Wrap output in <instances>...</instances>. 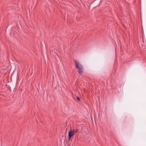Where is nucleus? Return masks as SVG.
Here are the masks:
<instances>
[{
    "label": "nucleus",
    "mask_w": 146,
    "mask_h": 146,
    "mask_svg": "<svg viewBox=\"0 0 146 146\" xmlns=\"http://www.w3.org/2000/svg\"><path fill=\"white\" fill-rule=\"evenodd\" d=\"M74 135L72 131V130L71 129L68 132V141H69L71 139H72Z\"/></svg>",
    "instance_id": "1"
},
{
    "label": "nucleus",
    "mask_w": 146,
    "mask_h": 146,
    "mask_svg": "<svg viewBox=\"0 0 146 146\" xmlns=\"http://www.w3.org/2000/svg\"><path fill=\"white\" fill-rule=\"evenodd\" d=\"M71 130H72L74 134L76 133L78 131V129H71Z\"/></svg>",
    "instance_id": "3"
},
{
    "label": "nucleus",
    "mask_w": 146,
    "mask_h": 146,
    "mask_svg": "<svg viewBox=\"0 0 146 146\" xmlns=\"http://www.w3.org/2000/svg\"><path fill=\"white\" fill-rule=\"evenodd\" d=\"M75 62L76 67L77 69H79V68H83L82 65L78 61L75 60Z\"/></svg>",
    "instance_id": "2"
},
{
    "label": "nucleus",
    "mask_w": 146,
    "mask_h": 146,
    "mask_svg": "<svg viewBox=\"0 0 146 146\" xmlns=\"http://www.w3.org/2000/svg\"><path fill=\"white\" fill-rule=\"evenodd\" d=\"M77 98H78V100H79L80 98H79L78 97H77Z\"/></svg>",
    "instance_id": "5"
},
{
    "label": "nucleus",
    "mask_w": 146,
    "mask_h": 146,
    "mask_svg": "<svg viewBox=\"0 0 146 146\" xmlns=\"http://www.w3.org/2000/svg\"><path fill=\"white\" fill-rule=\"evenodd\" d=\"M78 69L79 73L80 74L82 73L83 71V67L82 68H79Z\"/></svg>",
    "instance_id": "4"
}]
</instances>
